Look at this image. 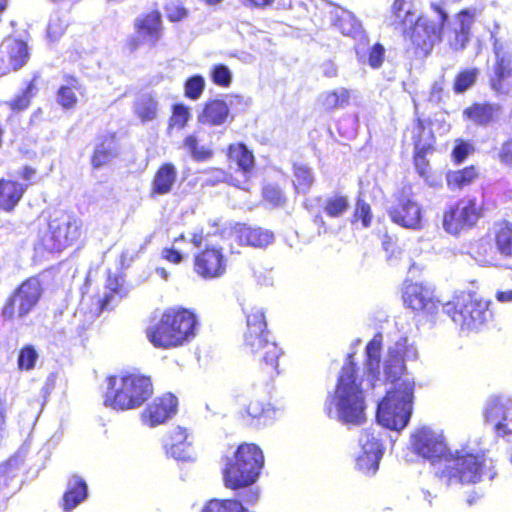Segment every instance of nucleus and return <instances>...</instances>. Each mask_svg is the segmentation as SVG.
I'll list each match as a JSON object with an SVG mask.
<instances>
[{"label":"nucleus","mask_w":512,"mask_h":512,"mask_svg":"<svg viewBox=\"0 0 512 512\" xmlns=\"http://www.w3.org/2000/svg\"><path fill=\"white\" fill-rule=\"evenodd\" d=\"M381 347L382 335L377 334L366 346L363 369L357 366L354 354H348L336 387L325 400L324 412L329 418L351 425L365 421V391L384 383L380 373Z\"/></svg>","instance_id":"obj_1"},{"label":"nucleus","mask_w":512,"mask_h":512,"mask_svg":"<svg viewBox=\"0 0 512 512\" xmlns=\"http://www.w3.org/2000/svg\"><path fill=\"white\" fill-rule=\"evenodd\" d=\"M413 451L431 461H440L436 475L446 485L475 484L481 480L484 452L469 444L454 451L448 449L442 430L430 426L415 429L410 438Z\"/></svg>","instance_id":"obj_2"},{"label":"nucleus","mask_w":512,"mask_h":512,"mask_svg":"<svg viewBox=\"0 0 512 512\" xmlns=\"http://www.w3.org/2000/svg\"><path fill=\"white\" fill-rule=\"evenodd\" d=\"M390 382L394 387L379 402L376 419L381 426L400 431L408 425L412 415L415 381L406 375Z\"/></svg>","instance_id":"obj_3"},{"label":"nucleus","mask_w":512,"mask_h":512,"mask_svg":"<svg viewBox=\"0 0 512 512\" xmlns=\"http://www.w3.org/2000/svg\"><path fill=\"white\" fill-rule=\"evenodd\" d=\"M197 319L186 309L166 310L160 320L147 328L149 341L157 348L169 349L183 345L196 335Z\"/></svg>","instance_id":"obj_4"},{"label":"nucleus","mask_w":512,"mask_h":512,"mask_svg":"<svg viewBox=\"0 0 512 512\" xmlns=\"http://www.w3.org/2000/svg\"><path fill=\"white\" fill-rule=\"evenodd\" d=\"M153 394L150 377L130 373L110 376L104 395V405L114 410H130L142 406Z\"/></svg>","instance_id":"obj_5"},{"label":"nucleus","mask_w":512,"mask_h":512,"mask_svg":"<svg viewBox=\"0 0 512 512\" xmlns=\"http://www.w3.org/2000/svg\"><path fill=\"white\" fill-rule=\"evenodd\" d=\"M263 467L264 455L261 448L252 443H243L234 456L227 459L223 469L224 485L233 490L253 485Z\"/></svg>","instance_id":"obj_6"},{"label":"nucleus","mask_w":512,"mask_h":512,"mask_svg":"<svg viewBox=\"0 0 512 512\" xmlns=\"http://www.w3.org/2000/svg\"><path fill=\"white\" fill-rule=\"evenodd\" d=\"M489 303L474 299L470 294H461L443 304L442 311L462 330L480 329L490 318Z\"/></svg>","instance_id":"obj_7"},{"label":"nucleus","mask_w":512,"mask_h":512,"mask_svg":"<svg viewBox=\"0 0 512 512\" xmlns=\"http://www.w3.org/2000/svg\"><path fill=\"white\" fill-rule=\"evenodd\" d=\"M81 234L82 221L73 214L59 212L50 219L42 244L50 252H59L74 244Z\"/></svg>","instance_id":"obj_8"},{"label":"nucleus","mask_w":512,"mask_h":512,"mask_svg":"<svg viewBox=\"0 0 512 512\" xmlns=\"http://www.w3.org/2000/svg\"><path fill=\"white\" fill-rule=\"evenodd\" d=\"M43 293L41 282L31 277L20 284L5 303L2 315L6 319L27 316L38 304Z\"/></svg>","instance_id":"obj_9"},{"label":"nucleus","mask_w":512,"mask_h":512,"mask_svg":"<svg viewBox=\"0 0 512 512\" xmlns=\"http://www.w3.org/2000/svg\"><path fill=\"white\" fill-rule=\"evenodd\" d=\"M258 390L254 383L247 382L243 385L241 394L238 395V402L242 407V418L255 427L269 425L279 414V410L270 403L255 398L254 392Z\"/></svg>","instance_id":"obj_10"},{"label":"nucleus","mask_w":512,"mask_h":512,"mask_svg":"<svg viewBox=\"0 0 512 512\" xmlns=\"http://www.w3.org/2000/svg\"><path fill=\"white\" fill-rule=\"evenodd\" d=\"M244 345L250 353L258 356L264 364L267 378L273 380L279 374L278 361L282 350L274 341L269 340V332H245Z\"/></svg>","instance_id":"obj_11"},{"label":"nucleus","mask_w":512,"mask_h":512,"mask_svg":"<svg viewBox=\"0 0 512 512\" xmlns=\"http://www.w3.org/2000/svg\"><path fill=\"white\" fill-rule=\"evenodd\" d=\"M403 301L407 307L430 319H434L443 306L434 291L421 283L405 282Z\"/></svg>","instance_id":"obj_12"},{"label":"nucleus","mask_w":512,"mask_h":512,"mask_svg":"<svg viewBox=\"0 0 512 512\" xmlns=\"http://www.w3.org/2000/svg\"><path fill=\"white\" fill-rule=\"evenodd\" d=\"M418 358V350L414 342H410L408 338L401 337L395 344L388 349L387 356L384 360V376L385 381H394L408 375L405 372V360H416Z\"/></svg>","instance_id":"obj_13"},{"label":"nucleus","mask_w":512,"mask_h":512,"mask_svg":"<svg viewBox=\"0 0 512 512\" xmlns=\"http://www.w3.org/2000/svg\"><path fill=\"white\" fill-rule=\"evenodd\" d=\"M445 19L446 15L441 11L439 12V21L437 23L416 15L413 24L402 27L404 36L410 39L416 47L428 51L440 39L441 26Z\"/></svg>","instance_id":"obj_14"},{"label":"nucleus","mask_w":512,"mask_h":512,"mask_svg":"<svg viewBox=\"0 0 512 512\" xmlns=\"http://www.w3.org/2000/svg\"><path fill=\"white\" fill-rule=\"evenodd\" d=\"M479 216L475 199L461 200L444 213L443 228L450 234H457L465 227L473 226Z\"/></svg>","instance_id":"obj_15"},{"label":"nucleus","mask_w":512,"mask_h":512,"mask_svg":"<svg viewBox=\"0 0 512 512\" xmlns=\"http://www.w3.org/2000/svg\"><path fill=\"white\" fill-rule=\"evenodd\" d=\"M227 260L222 248L207 246L194 256V272L205 280L220 278L226 272Z\"/></svg>","instance_id":"obj_16"},{"label":"nucleus","mask_w":512,"mask_h":512,"mask_svg":"<svg viewBox=\"0 0 512 512\" xmlns=\"http://www.w3.org/2000/svg\"><path fill=\"white\" fill-rule=\"evenodd\" d=\"M494 53L496 61L490 76V86L496 93L505 94L508 92L505 80L512 77V47L496 39Z\"/></svg>","instance_id":"obj_17"},{"label":"nucleus","mask_w":512,"mask_h":512,"mask_svg":"<svg viewBox=\"0 0 512 512\" xmlns=\"http://www.w3.org/2000/svg\"><path fill=\"white\" fill-rule=\"evenodd\" d=\"M242 97L227 95L224 99H213L205 103L198 114V122L207 126H221L230 118V107L240 104ZM231 119H233L231 117Z\"/></svg>","instance_id":"obj_18"},{"label":"nucleus","mask_w":512,"mask_h":512,"mask_svg":"<svg viewBox=\"0 0 512 512\" xmlns=\"http://www.w3.org/2000/svg\"><path fill=\"white\" fill-rule=\"evenodd\" d=\"M484 416L499 435H505L511 431L508 420L512 418V398L509 396H493L485 406Z\"/></svg>","instance_id":"obj_19"},{"label":"nucleus","mask_w":512,"mask_h":512,"mask_svg":"<svg viewBox=\"0 0 512 512\" xmlns=\"http://www.w3.org/2000/svg\"><path fill=\"white\" fill-rule=\"evenodd\" d=\"M29 57L25 42L6 38L0 45V76L20 69Z\"/></svg>","instance_id":"obj_20"},{"label":"nucleus","mask_w":512,"mask_h":512,"mask_svg":"<svg viewBox=\"0 0 512 512\" xmlns=\"http://www.w3.org/2000/svg\"><path fill=\"white\" fill-rule=\"evenodd\" d=\"M177 399L174 395L167 393L156 398L149 404L141 414L143 424L155 427L164 423L176 413Z\"/></svg>","instance_id":"obj_21"},{"label":"nucleus","mask_w":512,"mask_h":512,"mask_svg":"<svg viewBox=\"0 0 512 512\" xmlns=\"http://www.w3.org/2000/svg\"><path fill=\"white\" fill-rule=\"evenodd\" d=\"M166 453L176 460L190 461L194 459L192 436L185 428H173L165 440Z\"/></svg>","instance_id":"obj_22"},{"label":"nucleus","mask_w":512,"mask_h":512,"mask_svg":"<svg viewBox=\"0 0 512 512\" xmlns=\"http://www.w3.org/2000/svg\"><path fill=\"white\" fill-rule=\"evenodd\" d=\"M392 221L402 227L419 229L421 227V207L412 198L403 197L399 204L389 211Z\"/></svg>","instance_id":"obj_23"},{"label":"nucleus","mask_w":512,"mask_h":512,"mask_svg":"<svg viewBox=\"0 0 512 512\" xmlns=\"http://www.w3.org/2000/svg\"><path fill=\"white\" fill-rule=\"evenodd\" d=\"M478 13V10L473 8L463 10L456 16L453 31L448 36L450 47L453 50L465 48L469 40L471 26Z\"/></svg>","instance_id":"obj_24"},{"label":"nucleus","mask_w":512,"mask_h":512,"mask_svg":"<svg viewBox=\"0 0 512 512\" xmlns=\"http://www.w3.org/2000/svg\"><path fill=\"white\" fill-rule=\"evenodd\" d=\"M501 110L499 104L474 103L463 110V118L474 125L487 126L499 118Z\"/></svg>","instance_id":"obj_25"},{"label":"nucleus","mask_w":512,"mask_h":512,"mask_svg":"<svg viewBox=\"0 0 512 512\" xmlns=\"http://www.w3.org/2000/svg\"><path fill=\"white\" fill-rule=\"evenodd\" d=\"M84 94L81 82L72 76L63 78L56 94L57 103L65 110H72L78 103V95Z\"/></svg>","instance_id":"obj_26"},{"label":"nucleus","mask_w":512,"mask_h":512,"mask_svg":"<svg viewBox=\"0 0 512 512\" xmlns=\"http://www.w3.org/2000/svg\"><path fill=\"white\" fill-rule=\"evenodd\" d=\"M137 32L150 45H154L161 37V14L154 10L136 20Z\"/></svg>","instance_id":"obj_27"},{"label":"nucleus","mask_w":512,"mask_h":512,"mask_svg":"<svg viewBox=\"0 0 512 512\" xmlns=\"http://www.w3.org/2000/svg\"><path fill=\"white\" fill-rule=\"evenodd\" d=\"M177 180V169L172 163L162 164L156 171L151 183V195L170 193Z\"/></svg>","instance_id":"obj_28"},{"label":"nucleus","mask_w":512,"mask_h":512,"mask_svg":"<svg viewBox=\"0 0 512 512\" xmlns=\"http://www.w3.org/2000/svg\"><path fill=\"white\" fill-rule=\"evenodd\" d=\"M27 185L9 179L0 180V209L11 212L23 197Z\"/></svg>","instance_id":"obj_29"},{"label":"nucleus","mask_w":512,"mask_h":512,"mask_svg":"<svg viewBox=\"0 0 512 512\" xmlns=\"http://www.w3.org/2000/svg\"><path fill=\"white\" fill-rule=\"evenodd\" d=\"M331 22L333 27L344 36L355 38L362 32L361 24L356 17L342 8H335L331 12Z\"/></svg>","instance_id":"obj_30"},{"label":"nucleus","mask_w":512,"mask_h":512,"mask_svg":"<svg viewBox=\"0 0 512 512\" xmlns=\"http://www.w3.org/2000/svg\"><path fill=\"white\" fill-rule=\"evenodd\" d=\"M238 241L241 244L256 248H264L270 245L274 240V235L269 230L261 228H252L249 226H240L236 230Z\"/></svg>","instance_id":"obj_31"},{"label":"nucleus","mask_w":512,"mask_h":512,"mask_svg":"<svg viewBox=\"0 0 512 512\" xmlns=\"http://www.w3.org/2000/svg\"><path fill=\"white\" fill-rule=\"evenodd\" d=\"M87 494L86 482L79 476L71 477L63 496V509L71 511L86 499Z\"/></svg>","instance_id":"obj_32"},{"label":"nucleus","mask_w":512,"mask_h":512,"mask_svg":"<svg viewBox=\"0 0 512 512\" xmlns=\"http://www.w3.org/2000/svg\"><path fill=\"white\" fill-rule=\"evenodd\" d=\"M105 293L100 300L101 309L106 310L112 308L121 298H123L127 291L123 286V279L118 276L109 275L105 285Z\"/></svg>","instance_id":"obj_33"},{"label":"nucleus","mask_w":512,"mask_h":512,"mask_svg":"<svg viewBox=\"0 0 512 512\" xmlns=\"http://www.w3.org/2000/svg\"><path fill=\"white\" fill-rule=\"evenodd\" d=\"M133 110L142 123L153 121L158 115V101L151 94H143L134 102Z\"/></svg>","instance_id":"obj_34"},{"label":"nucleus","mask_w":512,"mask_h":512,"mask_svg":"<svg viewBox=\"0 0 512 512\" xmlns=\"http://www.w3.org/2000/svg\"><path fill=\"white\" fill-rule=\"evenodd\" d=\"M350 100V91L346 88H338L333 91H327L319 96L320 105L327 111L342 109L346 107Z\"/></svg>","instance_id":"obj_35"},{"label":"nucleus","mask_w":512,"mask_h":512,"mask_svg":"<svg viewBox=\"0 0 512 512\" xmlns=\"http://www.w3.org/2000/svg\"><path fill=\"white\" fill-rule=\"evenodd\" d=\"M370 455L383 456V445L375 428L364 429L359 437V451Z\"/></svg>","instance_id":"obj_36"},{"label":"nucleus","mask_w":512,"mask_h":512,"mask_svg":"<svg viewBox=\"0 0 512 512\" xmlns=\"http://www.w3.org/2000/svg\"><path fill=\"white\" fill-rule=\"evenodd\" d=\"M228 157L235 162L240 170L245 173L254 167V156L244 144H232L229 146Z\"/></svg>","instance_id":"obj_37"},{"label":"nucleus","mask_w":512,"mask_h":512,"mask_svg":"<svg viewBox=\"0 0 512 512\" xmlns=\"http://www.w3.org/2000/svg\"><path fill=\"white\" fill-rule=\"evenodd\" d=\"M478 172L475 167H466L462 170L450 171L446 175L447 186L451 190L462 189L477 178Z\"/></svg>","instance_id":"obj_38"},{"label":"nucleus","mask_w":512,"mask_h":512,"mask_svg":"<svg viewBox=\"0 0 512 512\" xmlns=\"http://www.w3.org/2000/svg\"><path fill=\"white\" fill-rule=\"evenodd\" d=\"M115 154V142L111 137L97 145L92 157V164L94 167L99 168L107 164L115 156Z\"/></svg>","instance_id":"obj_39"},{"label":"nucleus","mask_w":512,"mask_h":512,"mask_svg":"<svg viewBox=\"0 0 512 512\" xmlns=\"http://www.w3.org/2000/svg\"><path fill=\"white\" fill-rule=\"evenodd\" d=\"M183 147L190 153L196 161H205L212 157L213 152L210 147L200 145L196 135H188L183 141Z\"/></svg>","instance_id":"obj_40"},{"label":"nucleus","mask_w":512,"mask_h":512,"mask_svg":"<svg viewBox=\"0 0 512 512\" xmlns=\"http://www.w3.org/2000/svg\"><path fill=\"white\" fill-rule=\"evenodd\" d=\"M392 12L395 17L394 24H398L401 27L413 24L416 18V13L412 11L406 0H394Z\"/></svg>","instance_id":"obj_41"},{"label":"nucleus","mask_w":512,"mask_h":512,"mask_svg":"<svg viewBox=\"0 0 512 512\" xmlns=\"http://www.w3.org/2000/svg\"><path fill=\"white\" fill-rule=\"evenodd\" d=\"M246 508L237 500L212 499L205 504L202 512H245Z\"/></svg>","instance_id":"obj_42"},{"label":"nucleus","mask_w":512,"mask_h":512,"mask_svg":"<svg viewBox=\"0 0 512 512\" xmlns=\"http://www.w3.org/2000/svg\"><path fill=\"white\" fill-rule=\"evenodd\" d=\"M314 182L310 168L304 165L294 166V186L298 193H306Z\"/></svg>","instance_id":"obj_43"},{"label":"nucleus","mask_w":512,"mask_h":512,"mask_svg":"<svg viewBox=\"0 0 512 512\" xmlns=\"http://www.w3.org/2000/svg\"><path fill=\"white\" fill-rule=\"evenodd\" d=\"M496 245L501 254L509 256L512 254V225L503 223L496 233Z\"/></svg>","instance_id":"obj_44"},{"label":"nucleus","mask_w":512,"mask_h":512,"mask_svg":"<svg viewBox=\"0 0 512 512\" xmlns=\"http://www.w3.org/2000/svg\"><path fill=\"white\" fill-rule=\"evenodd\" d=\"M191 118L189 107L184 104H176L173 106L172 115L169 119L168 130L183 129Z\"/></svg>","instance_id":"obj_45"},{"label":"nucleus","mask_w":512,"mask_h":512,"mask_svg":"<svg viewBox=\"0 0 512 512\" xmlns=\"http://www.w3.org/2000/svg\"><path fill=\"white\" fill-rule=\"evenodd\" d=\"M381 456L357 452L356 468L366 475H374L378 468Z\"/></svg>","instance_id":"obj_46"},{"label":"nucleus","mask_w":512,"mask_h":512,"mask_svg":"<svg viewBox=\"0 0 512 512\" xmlns=\"http://www.w3.org/2000/svg\"><path fill=\"white\" fill-rule=\"evenodd\" d=\"M415 146V155H414V164L416 167V170L418 171L419 175L422 177H425L428 172V162L425 159V155L428 152V150L431 148L430 143H422L420 139L414 141Z\"/></svg>","instance_id":"obj_47"},{"label":"nucleus","mask_w":512,"mask_h":512,"mask_svg":"<svg viewBox=\"0 0 512 512\" xmlns=\"http://www.w3.org/2000/svg\"><path fill=\"white\" fill-rule=\"evenodd\" d=\"M35 94L36 87L31 82L20 94L7 102V104L13 111H23L29 107L31 99L35 96Z\"/></svg>","instance_id":"obj_48"},{"label":"nucleus","mask_w":512,"mask_h":512,"mask_svg":"<svg viewBox=\"0 0 512 512\" xmlns=\"http://www.w3.org/2000/svg\"><path fill=\"white\" fill-rule=\"evenodd\" d=\"M38 360V353L32 345L24 346L18 355V368L21 371H30L34 369Z\"/></svg>","instance_id":"obj_49"},{"label":"nucleus","mask_w":512,"mask_h":512,"mask_svg":"<svg viewBox=\"0 0 512 512\" xmlns=\"http://www.w3.org/2000/svg\"><path fill=\"white\" fill-rule=\"evenodd\" d=\"M349 207L348 199L344 196H333L327 199L324 211L330 217H340Z\"/></svg>","instance_id":"obj_50"},{"label":"nucleus","mask_w":512,"mask_h":512,"mask_svg":"<svg viewBox=\"0 0 512 512\" xmlns=\"http://www.w3.org/2000/svg\"><path fill=\"white\" fill-rule=\"evenodd\" d=\"M266 320L264 312L261 308L253 307L247 314V330L246 332H263L266 329Z\"/></svg>","instance_id":"obj_51"},{"label":"nucleus","mask_w":512,"mask_h":512,"mask_svg":"<svg viewBox=\"0 0 512 512\" xmlns=\"http://www.w3.org/2000/svg\"><path fill=\"white\" fill-rule=\"evenodd\" d=\"M67 28V21L58 14L50 17L47 27V38L50 42L58 41Z\"/></svg>","instance_id":"obj_52"},{"label":"nucleus","mask_w":512,"mask_h":512,"mask_svg":"<svg viewBox=\"0 0 512 512\" xmlns=\"http://www.w3.org/2000/svg\"><path fill=\"white\" fill-rule=\"evenodd\" d=\"M479 71L476 68L466 69L460 72L454 83V90L457 93L465 92L476 81Z\"/></svg>","instance_id":"obj_53"},{"label":"nucleus","mask_w":512,"mask_h":512,"mask_svg":"<svg viewBox=\"0 0 512 512\" xmlns=\"http://www.w3.org/2000/svg\"><path fill=\"white\" fill-rule=\"evenodd\" d=\"M204 87V78L199 75L193 76L185 83V95L192 100H197L202 95Z\"/></svg>","instance_id":"obj_54"},{"label":"nucleus","mask_w":512,"mask_h":512,"mask_svg":"<svg viewBox=\"0 0 512 512\" xmlns=\"http://www.w3.org/2000/svg\"><path fill=\"white\" fill-rule=\"evenodd\" d=\"M165 13L167 18L172 22H178L187 17L188 11L178 0H171L165 5Z\"/></svg>","instance_id":"obj_55"},{"label":"nucleus","mask_w":512,"mask_h":512,"mask_svg":"<svg viewBox=\"0 0 512 512\" xmlns=\"http://www.w3.org/2000/svg\"><path fill=\"white\" fill-rule=\"evenodd\" d=\"M211 78L216 85L227 87L232 81V73L227 66L218 64L213 67Z\"/></svg>","instance_id":"obj_56"},{"label":"nucleus","mask_w":512,"mask_h":512,"mask_svg":"<svg viewBox=\"0 0 512 512\" xmlns=\"http://www.w3.org/2000/svg\"><path fill=\"white\" fill-rule=\"evenodd\" d=\"M185 241L184 235H180V237L175 238L173 242V246L171 248H165L162 252V255L168 261L178 264L183 259V249L181 247V243Z\"/></svg>","instance_id":"obj_57"},{"label":"nucleus","mask_w":512,"mask_h":512,"mask_svg":"<svg viewBox=\"0 0 512 512\" xmlns=\"http://www.w3.org/2000/svg\"><path fill=\"white\" fill-rule=\"evenodd\" d=\"M385 59V48L383 45L376 43L368 52L367 63L373 69H378L382 66Z\"/></svg>","instance_id":"obj_58"},{"label":"nucleus","mask_w":512,"mask_h":512,"mask_svg":"<svg viewBox=\"0 0 512 512\" xmlns=\"http://www.w3.org/2000/svg\"><path fill=\"white\" fill-rule=\"evenodd\" d=\"M354 217L356 220H361L364 227H368L372 220L370 205L359 199L356 204Z\"/></svg>","instance_id":"obj_59"},{"label":"nucleus","mask_w":512,"mask_h":512,"mask_svg":"<svg viewBox=\"0 0 512 512\" xmlns=\"http://www.w3.org/2000/svg\"><path fill=\"white\" fill-rule=\"evenodd\" d=\"M263 197L273 206H279L284 202V197L280 189L273 185H267L263 189Z\"/></svg>","instance_id":"obj_60"},{"label":"nucleus","mask_w":512,"mask_h":512,"mask_svg":"<svg viewBox=\"0 0 512 512\" xmlns=\"http://www.w3.org/2000/svg\"><path fill=\"white\" fill-rule=\"evenodd\" d=\"M242 490L239 492L238 496L241 499V503L247 505H254L259 500V489L254 487L253 485L246 486L241 488Z\"/></svg>","instance_id":"obj_61"},{"label":"nucleus","mask_w":512,"mask_h":512,"mask_svg":"<svg viewBox=\"0 0 512 512\" xmlns=\"http://www.w3.org/2000/svg\"><path fill=\"white\" fill-rule=\"evenodd\" d=\"M203 174L207 176L204 180L205 183L209 185L226 182L229 178L228 174L220 168H212L210 170L204 171Z\"/></svg>","instance_id":"obj_62"},{"label":"nucleus","mask_w":512,"mask_h":512,"mask_svg":"<svg viewBox=\"0 0 512 512\" xmlns=\"http://www.w3.org/2000/svg\"><path fill=\"white\" fill-rule=\"evenodd\" d=\"M473 150V146L463 140H457L453 149V157L456 162H462Z\"/></svg>","instance_id":"obj_63"},{"label":"nucleus","mask_w":512,"mask_h":512,"mask_svg":"<svg viewBox=\"0 0 512 512\" xmlns=\"http://www.w3.org/2000/svg\"><path fill=\"white\" fill-rule=\"evenodd\" d=\"M495 300L502 305L512 304V288L501 287L495 291Z\"/></svg>","instance_id":"obj_64"}]
</instances>
